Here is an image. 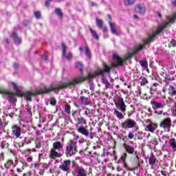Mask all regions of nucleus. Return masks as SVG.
<instances>
[{
  "label": "nucleus",
  "instance_id": "obj_1",
  "mask_svg": "<svg viewBox=\"0 0 176 176\" xmlns=\"http://www.w3.org/2000/svg\"><path fill=\"white\" fill-rule=\"evenodd\" d=\"M93 78V74H89L87 76H78L72 79L70 81L67 82H60L55 85H50L49 87H44L43 89H36L34 92H25L21 93L19 87L14 82H11L14 90L16 92V96L19 97H24L27 101H32V96H38V94H49V93L52 91H54V93H58L59 90H63V89H72V87H76L77 85H80L85 80H87V79H91Z\"/></svg>",
  "mask_w": 176,
  "mask_h": 176
},
{
  "label": "nucleus",
  "instance_id": "obj_2",
  "mask_svg": "<svg viewBox=\"0 0 176 176\" xmlns=\"http://www.w3.org/2000/svg\"><path fill=\"white\" fill-rule=\"evenodd\" d=\"M175 19H176V12L173 14L172 18L168 19V21H169L168 23H165L161 28L157 29V30L155 32H153L152 35H150L148 38L144 40L143 44H139L136 45L135 48L133 50V54H137V53L142 50V49H144V47H145V46H146L148 43H151V42H153L155 39H156V36H157V35L160 34V32H162V31H163L164 28H166V27H168V25H170V23H174V21H175Z\"/></svg>",
  "mask_w": 176,
  "mask_h": 176
},
{
  "label": "nucleus",
  "instance_id": "obj_3",
  "mask_svg": "<svg viewBox=\"0 0 176 176\" xmlns=\"http://www.w3.org/2000/svg\"><path fill=\"white\" fill-rule=\"evenodd\" d=\"M63 144L60 142H54L53 148L51 149L50 153V159L61 157V156H63V153H61V151H63Z\"/></svg>",
  "mask_w": 176,
  "mask_h": 176
},
{
  "label": "nucleus",
  "instance_id": "obj_4",
  "mask_svg": "<svg viewBox=\"0 0 176 176\" xmlns=\"http://www.w3.org/2000/svg\"><path fill=\"white\" fill-rule=\"evenodd\" d=\"M66 151L69 156H74L78 152V144H76V139L75 140H70L68 144Z\"/></svg>",
  "mask_w": 176,
  "mask_h": 176
},
{
  "label": "nucleus",
  "instance_id": "obj_5",
  "mask_svg": "<svg viewBox=\"0 0 176 176\" xmlns=\"http://www.w3.org/2000/svg\"><path fill=\"white\" fill-rule=\"evenodd\" d=\"M171 101H173V99H171V98H169L166 100H163L161 102L151 100V104L153 109H163V108H164V107H166V105H168V104H170V102H171Z\"/></svg>",
  "mask_w": 176,
  "mask_h": 176
},
{
  "label": "nucleus",
  "instance_id": "obj_6",
  "mask_svg": "<svg viewBox=\"0 0 176 176\" xmlns=\"http://www.w3.org/2000/svg\"><path fill=\"white\" fill-rule=\"evenodd\" d=\"M129 58H130V56H127L126 58L122 59L118 54H113V62L111 63V67H113V68H116V67H119V65H123L124 61H126V60H129Z\"/></svg>",
  "mask_w": 176,
  "mask_h": 176
},
{
  "label": "nucleus",
  "instance_id": "obj_7",
  "mask_svg": "<svg viewBox=\"0 0 176 176\" xmlns=\"http://www.w3.org/2000/svg\"><path fill=\"white\" fill-rule=\"evenodd\" d=\"M121 127L122 129H124V130L134 129L137 127V122H135V121L133 119L128 118L121 124Z\"/></svg>",
  "mask_w": 176,
  "mask_h": 176
},
{
  "label": "nucleus",
  "instance_id": "obj_8",
  "mask_svg": "<svg viewBox=\"0 0 176 176\" xmlns=\"http://www.w3.org/2000/svg\"><path fill=\"white\" fill-rule=\"evenodd\" d=\"M160 127L163 129L166 133H170V129H171V118H166L162 120L160 124Z\"/></svg>",
  "mask_w": 176,
  "mask_h": 176
},
{
  "label": "nucleus",
  "instance_id": "obj_9",
  "mask_svg": "<svg viewBox=\"0 0 176 176\" xmlns=\"http://www.w3.org/2000/svg\"><path fill=\"white\" fill-rule=\"evenodd\" d=\"M72 174H76V176H87V171L82 166H76L74 168Z\"/></svg>",
  "mask_w": 176,
  "mask_h": 176
},
{
  "label": "nucleus",
  "instance_id": "obj_10",
  "mask_svg": "<svg viewBox=\"0 0 176 176\" xmlns=\"http://www.w3.org/2000/svg\"><path fill=\"white\" fill-rule=\"evenodd\" d=\"M59 168L65 173H69L71 171V160H64L59 166Z\"/></svg>",
  "mask_w": 176,
  "mask_h": 176
},
{
  "label": "nucleus",
  "instance_id": "obj_11",
  "mask_svg": "<svg viewBox=\"0 0 176 176\" xmlns=\"http://www.w3.org/2000/svg\"><path fill=\"white\" fill-rule=\"evenodd\" d=\"M115 104L117 107H119L120 110L121 111V112H122V113H124V112H126V108L127 106H126L124 100L122 99V98H120L118 99V102H116Z\"/></svg>",
  "mask_w": 176,
  "mask_h": 176
},
{
  "label": "nucleus",
  "instance_id": "obj_12",
  "mask_svg": "<svg viewBox=\"0 0 176 176\" xmlns=\"http://www.w3.org/2000/svg\"><path fill=\"white\" fill-rule=\"evenodd\" d=\"M123 146L125 148L126 152L129 153V155H137V151H135L134 146L126 143H124Z\"/></svg>",
  "mask_w": 176,
  "mask_h": 176
},
{
  "label": "nucleus",
  "instance_id": "obj_13",
  "mask_svg": "<svg viewBox=\"0 0 176 176\" xmlns=\"http://www.w3.org/2000/svg\"><path fill=\"white\" fill-rule=\"evenodd\" d=\"M104 69H99L97 72L98 75H104L105 72L107 74H109L111 72V67H109L105 62L103 63L102 64Z\"/></svg>",
  "mask_w": 176,
  "mask_h": 176
},
{
  "label": "nucleus",
  "instance_id": "obj_14",
  "mask_svg": "<svg viewBox=\"0 0 176 176\" xmlns=\"http://www.w3.org/2000/svg\"><path fill=\"white\" fill-rule=\"evenodd\" d=\"M3 93L6 96H7V97L8 98V100L11 104H14L15 102H17V99H16V98H14V94L13 92L4 91H3Z\"/></svg>",
  "mask_w": 176,
  "mask_h": 176
},
{
  "label": "nucleus",
  "instance_id": "obj_15",
  "mask_svg": "<svg viewBox=\"0 0 176 176\" xmlns=\"http://www.w3.org/2000/svg\"><path fill=\"white\" fill-rule=\"evenodd\" d=\"M135 12H136V13H139V14H145V12H146V7L144 5L137 4L135 6Z\"/></svg>",
  "mask_w": 176,
  "mask_h": 176
},
{
  "label": "nucleus",
  "instance_id": "obj_16",
  "mask_svg": "<svg viewBox=\"0 0 176 176\" xmlns=\"http://www.w3.org/2000/svg\"><path fill=\"white\" fill-rule=\"evenodd\" d=\"M62 49H63V57H66L67 60H71L72 58V53L68 52L67 53V46L65 45V43H62Z\"/></svg>",
  "mask_w": 176,
  "mask_h": 176
},
{
  "label": "nucleus",
  "instance_id": "obj_17",
  "mask_svg": "<svg viewBox=\"0 0 176 176\" xmlns=\"http://www.w3.org/2000/svg\"><path fill=\"white\" fill-rule=\"evenodd\" d=\"M96 25H98L101 30H102L104 34H107V32H108V28H107V26H103L104 22L102 21V20L96 18Z\"/></svg>",
  "mask_w": 176,
  "mask_h": 176
},
{
  "label": "nucleus",
  "instance_id": "obj_18",
  "mask_svg": "<svg viewBox=\"0 0 176 176\" xmlns=\"http://www.w3.org/2000/svg\"><path fill=\"white\" fill-rule=\"evenodd\" d=\"M12 134L15 135L16 138H19L21 135V128L17 126H14L12 128Z\"/></svg>",
  "mask_w": 176,
  "mask_h": 176
},
{
  "label": "nucleus",
  "instance_id": "obj_19",
  "mask_svg": "<svg viewBox=\"0 0 176 176\" xmlns=\"http://www.w3.org/2000/svg\"><path fill=\"white\" fill-rule=\"evenodd\" d=\"M80 101L82 105H91V99L86 96H80Z\"/></svg>",
  "mask_w": 176,
  "mask_h": 176
},
{
  "label": "nucleus",
  "instance_id": "obj_20",
  "mask_svg": "<svg viewBox=\"0 0 176 176\" xmlns=\"http://www.w3.org/2000/svg\"><path fill=\"white\" fill-rule=\"evenodd\" d=\"M78 133L80 134H82V135H85V137H89V131L84 126H80L77 129Z\"/></svg>",
  "mask_w": 176,
  "mask_h": 176
},
{
  "label": "nucleus",
  "instance_id": "obj_21",
  "mask_svg": "<svg viewBox=\"0 0 176 176\" xmlns=\"http://www.w3.org/2000/svg\"><path fill=\"white\" fill-rule=\"evenodd\" d=\"M109 24L112 34H113V35H119V33L116 31V25L111 21L109 22Z\"/></svg>",
  "mask_w": 176,
  "mask_h": 176
},
{
  "label": "nucleus",
  "instance_id": "obj_22",
  "mask_svg": "<svg viewBox=\"0 0 176 176\" xmlns=\"http://www.w3.org/2000/svg\"><path fill=\"white\" fill-rule=\"evenodd\" d=\"M12 38L14 39L16 45H20V43H21V38L17 36L16 32L12 33Z\"/></svg>",
  "mask_w": 176,
  "mask_h": 176
},
{
  "label": "nucleus",
  "instance_id": "obj_23",
  "mask_svg": "<svg viewBox=\"0 0 176 176\" xmlns=\"http://www.w3.org/2000/svg\"><path fill=\"white\" fill-rule=\"evenodd\" d=\"M169 146L172 148L174 152H176V140L175 138H170L169 140Z\"/></svg>",
  "mask_w": 176,
  "mask_h": 176
},
{
  "label": "nucleus",
  "instance_id": "obj_24",
  "mask_svg": "<svg viewBox=\"0 0 176 176\" xmlns=\"http://www.w3.org/2000/svg\"><path fill=\"white\" fill-rule=\"evenodd\" d=\"M156 157L153 155V153H151L148 160V163L150 166H155V164H156Z\"/></svg>",
  "mask_w": 176,
  "mask_h": 176
},
{
  "label": "nucleus",
  "instance_id": "obj_25",
  "mask_svg": "<svg viewBox=\"0 0 176 176\" xmlns=\"http://www.w3.org/2000/svg\"><path fill=\"white\" fill-rule=\"evenodd\" d=\"M113 114L120 120L124 119V116L126 115V113H122L120 111H119L118 109H115Z\"/></svg>",
  "mask_w": 176,
  "mask_h": 176
},
{
  "label": "nucleus",
  "instance_id": "obj_26",
  "mask_svg": "<svg viewBox=\"0 0 176 176\" xmlns=\"http://www.w3.org/2000/svg\"><path fill=\"white\" fill-rule=\"evenodd\" d=\"M157 128V126L155 124L150 123L146 126L147 131H151V133H153L155 130Z\"/></svg>",
  "mask_w": 176,
  "mask_h": 176
},
{
  "label": "nucleus",
  "instance_id": "obj_27",
  "mask_svg": "<svg viewBox=\"0 0 176 176\" xmlns=\"http://www.w3.org/2000/svg\"><path fill=\"white\" fill-rule=\"evenodd\" d=\"M87 122L86 121V119H85L83 117H80L77 118V124H80L81 126H83V124H87Z\"/></svg>",
  "mask_w": 176,
  "mask_h": 176
},
{
  "label": "nucleus",
  "instance_id": "obj_28",
  "mask_svg": "<svg viewBox=\"0 0 176 176\" xmlns=\"http://www.w3.org/2000/svg\"><path fill=\"white\" fill-rule=\"evenodd\" d=\"M168 93L170 96H175L176 94V89L173 86H170L168 89Z\"/></svg>",
  "mask_w": 176,
  "mask_h": 176
},
{
  "label": "nucleus",
  "instance_id": "obj_29",
  "mask_svg": "<svg viewBox=\"0 0 176 176\" xmlns=\"http://www.w3.org/2000/svg\"><path fill=\"white\" fill-rule=\"evenodd\" d=\"M89 31L94 38L96 39V41H98L100 39V37L98 36V34H97V32H96L94 30L91 29V28H89Z\"/></svg>",
  "mask_w": 176,
  "mask_h": 176
},
{
  "label": "nucleus",
  "instance_id": "obj_30",
  "mask_svg": "<svg viewBox=\"0 0 176 176\" xmlns=\"http://www.w3.org/2000/svg\"><path fill=\"white\" fill-rule=\"evenodd\" d=\"M85 54L89 60H91V52H90V49H89L87 45L85 46Z\"/></svg>",
  "mask_w": 176,
  "mask_h": 176
},
{
  "label": "nucleus",
  "instance_id": "obj_31",
  "mask_svg": "<svg viewBox=\"0 0 176 176\" xmlns=\"http://www.w3.org/2000/svg\"><path fill=\"white\" fill-rule=\"evenodd\" d=\"M102 82L103 85H105L106 89H109V87L111 86V83H109V81H108V80H107L105 78L102 77Z\"/></svg>",
  "mask_w": 176,
  "mask_h": 176
},
{
  "label": "nucleus",
  "instance_id": "obj_32",
  "mask_svg": "<svg viewBox=\"0 0 176 176\" xmlns=\"http://www.w3.org/2000/svg\"><path fill=\"white\" fill-rule=\"evenodd\" d=\"M135 3V0H124V5L125 6H130Z\"/></svg>",
  "mask_w": 176,
  "mask_h": 176
},
{
  "label": "nucleus",
  "instance_id": "obj_33",
  "mask_svg": "<svg viewBox=\"0 0 176 176\" xmlns=\"http://www.w3.org/2000/svg\"><path fill=\"white\" fill-rule=\"evenodd\" d=\"M139 64H140L142 68H148V61H146V60H139Z\"/></svg>",
  "mask_w": 176,
  "mask_h": 176
},
{
  "label": "nucleus",
  "instance_id": "obj_34",
  "mask_svg": "<svg viewBox=\"0 0 176 176\" xmlns=\"http://www.w3.org/2000/svg\"><path fill=\"white\" fill-rule=\"evenodd\" d=\"M55 13L56 14H57V16H58V17H60V19H63V11L60 10V8H55Z\"/></svg>",
  "mask_w": 176,
  "mask_h": 176
},
{
  "label": "nucleus",
  "instance_id": "obj_35",
  "mask_svg": "<svg viewBox=\"0 0 176 176\" xmlns=\"http://www.w3.org/2000/svg\"><path fill=\"white\" fill-rule=\"evenodd\" d=\"M140 85L141 86H145V85H147L148 83V79L146 78L141 76L140 77Z\"/></svg>",
  "mask_w": 176,
  "mask_h": 176
},
{
  "label": "nucleus",
  "instance_id": "obj_36",
  "mask_svg": "<svg viewBox=\"0 0 176 176\" xmlns=\"http://www.w3.org/2000/svg\"><path fill=\"white\" fill-rule=\"evenodd\" d=\"M135 136V131H131L129 132L128 138H129V140H133V138H134Z\"/></svg>",
  "mask_w": 176,
  "mask_h": 176
},
{
  "label": "nucleus",
  "instance_id": "obj_37",
  "mask_svg": "<svg viewBox=\"0 0 176 176\" xmlns=\"http://www.w3.org/2000/svg\"><path fill=\"white\" fill-rule=\"evenodd\" d=\"M65 112H66V113H68L69 115V113H71V105H69L68 103L65 104Z\"/></svg>",
  "mask_w": 176,
  "mask_h": 176
},
{
  "label": "nucleus",
  "instance_id": "obj_38",
  "mask_svg": "<svg viewBox=\"0 0 176 176\" xmlns=\"http://www.w3.org/2000/svg\"><path fill=\"white\" fill-rule=\"evenodd\" d=\"M76 67L80 71H83V64H82V63H80V62L76 63Z\"/></svg>",
  "mask_w": 176,
  "mask_h": 176
},
{
  "label": "nucleus",
  "instance_id": "obj_39",
  "mask_svg": "<svg viewBox=\"0 0 176 176\" xmlns=\"http://www.w3.org/2000/svg\"><path fill=\"white\" fill-rule=\"evenodd\" d=\"M135 155L137 159L138 165L134 168V170H138V167H140V157L138 156V155H137V153Z\"/></svg>",
  "mask_w": 176,
  "mask_h": 176
},
{
  "label": "nucleus",
  "instance_id": "obj_40",
  "mask_svg": "<svg viewBox=\"0 0 176 176\" xmlns=\"http://www.w3.org/2000/svg\"><path fill=\"white\" fill-rule=\"evenodd\" d=\"M34 16L36 19H41V11H35Z\"/></svg>",
  "mask_w": 176,
  "mask_h": 176
},
{
  "label": "nucleus",
  "instance_id": "obj_41",
  "mask_svg": "<svg viewBox=\"0 0 176 176\" xmlns=\"http://www.w3.org/2000/svg\"><path fill=\"white\" fill-rule=\"evenodd\" d=\"M50 103L51 105H56V104H57V101L56 100V98H51L50 100Z\"/></svg>",
  "mask_w": 176,
  "mask_h": 176
},
{
  "label": "nucleus",
  "instance_id": "obj_42",
  "mask_svg": "<svg viewBox=\"0 0 176 176\" xmlns=\"http://www.w3.org/2000/svg\"><path fill=\"white\" fill-rule=\"evenodd\" d=\"M26 111H27L28 113H29V115L32 116V111H31V107H30V105L26 106Z\"/></svg>",
  "mask_w": 176,
  "mask_h": 176
},
{
  "label": "nucleus",
  "instance_id": "obj_43",
  "mask_svg": "<svg viewBox=\"0 0 176 176\" xmlns=\"http://www.w3.org/2000/svg\"><path fill=\"white\" fill-rule=\"evenodd\" d=\"M36 144V148H41V146H42V142H41V141L36 140L35 142Z\"/></svg>",
  "mask_w": 176,
  "mask_h": 176
},
{
  "label": "nucleus",
  "instance_id": "obj_44",
  "mask_svg": "<svg viewBox=\"0 0 176 176\" xmlns=\"http://www.w3.org/2000/svg\"><path fill=\"white\" fill-rule=\"evenodd\" d=\"M85 109L84 115H90V109L89 108H83Z\"/></svg>",
  "mask_w": 176,
  "mask_h": 176
},
{
  "label": "nucleus",
  "instance_id": "obj_45",
  "mask_svg": "<svg viewBox=\"0 0 176 176\" xmlns=\"http://www.w3.org/2000/svg\"><path fill=\"white\" fill-rule=\"evenodd\" d=\"M52 2V0H46L45 1V6L47 7V8H49L50 6V3Z\"/></svg>",
  "mask_w": 176,
  "mask_h": 176
},
{
  "label": "nucleus",
  "instance_id": "obj_46",
  "mask_svg": "<svg viewBox=\"0 0 176 176\" xmlns=\"http://www.w3.org/2000/svg\"><path fill=\"white\" fill-rule=\"evenodd\" d=\"M170 45H172V47H175V46H176V41L175 40H172L171 41H170Z\"/></svg>",
  "mask_w": 176,
  "mask_h": 176
},
{
  "label": "nucleus",
  "instance_id": "obj_47",
  "mask_svg": "<svg viewBox=\"0 0 176 176\" xmlns=\"http://www.w3.org/2000/svg\"><path fill=\"white\" fill-rule=\"evenodd\" d=\"M5 126H6V125H4L3 122H2V120L0 119V130H2V129H3V127H5Z\"/></svg>",
  "mask_w": 176,
  "mask_h": 176
},
{
  "label": "nucleus",
  "instance_id": "obj_48",
  "mask_svg": "<svg viewBox=\"0 0 176 176\" xmlns=\"http://www.w3.org/2000/svg\"><path fill=\"white\" fill-rule=\"evenodd\" d=\"M11 176H19V175L16 174V173H14V170H11L10 173Z\"/></svg>",
  "mask_w": 176,
  "mask_h": 176
},
{
  "label": "nucleus",
  "instance_id": "obj_49",
  "mask_svg": "<svg viewBox=\"0 0 176 176\" xmlns=\"http://www.w3.org/2000/svg\"><path fill=\"white\" fill-rule=\"evenodd\" d=\"M42 60H44V61H47V60H49V58H47V56L46 55H43L41 56Z\"/></svg>",
  "mask_w": 176,
  "mask_h": 176
},
{
  "label": "nucleus",
  "instance_id": "obj_50",
  "mask_svg": "<svg viewBox=\"0 0 176 176\" xmlns=\"http://www.w3.org/2000/svg\"><path fill=\"white\" fill-rule=\"evenodd\" d=\"M23 170H24V165L22 166V168H17L16 171L17 173H23Z\"/></svg>",
  "mask_w": 176,
  "mask_h": 176
},
{
  "label": "nucleus",
  "instance_id": "obj_51",
  "mask_svg": "<svg viewBox=\"0 0 176 176\" xmlns=\"http://www.w3.org/2000/svg\"><path fill=\"white\" fill-rule=\"evenodd\" d=\"M133 113H134V111H128V113H127L128 118L131 117V116L133 115Z\"/></svg>",
  "mask_w": 176,
  "mask_h": 176
},
{
  "label": "nucleus",
  "instance_id": "obj_52",
  "mask_svg": "<svg viewBox=\"0 0 176 176\" xmlns=\"http://www.w3.org/2000/svg\"><path fill=\"white\" fill-rule=\"evenodd\" d=\"M47 118H48L49 122H52V120H53V116L48 115Z\"/></svg>",
  "mask_w": 176,
  "mask_h": 176
},
{
  "label": "nucleus",
  "instance_id": "obj_53",
  "mask_svg": "<svg viewBox=\"0 0 176 176\" xmlns=\"http://www.w3.org/2000/svg\"><path fill=\"white\" fill-rule=\"evenodd\" d=\"M123 167L124 168H126V170H130V168H129V167L127 166V164L124 162V164H123Z\"/></svg>",
  "mask_w": 176,
  "mask_h": 176
},
{
  "label": "nucleus",
  "instance_id": "obj_54",
  "mask_svg": "<svg viewBox=\"0 0 176 176\" xmlns=\"http://www.w3.org/2000/svg\"><path fill=\"white\" fill-rule=\"evenodd\" d=\"M127 140H129V138H127V136H124V138H122V141L124 142H127Z\"/></svg>",
  "mask_w": 176,
  "mask_h": 176
},
{
  "label": "nucleus",
  "instance_id": "obj_55",
  "mask_svg": "<svg viewBox=\"0 0 176 176\" xmlns=\"http://www.w3.org/2000/svg\"><path fill=\"white\" fill-rule=\"evenodd\" d=\"M89 89H90V90H93L94 89V84L91 83L89 85Z\"/></svg>",
  "mask_w": 176,
  "mask_h": 176
},
{
  "label": "nucleus",
  "instance_id": "obj_56",
  "mask_svg": "<svg viewBox=\"0 0 176 176\" xmlns=\"http://www.w3.org/2000/svg\"><path fill=\"white\" fill-rule=\"evenodd\" d=\"M91 6H97V3L91 1L90 2Z\"/></svg>",
  "mask_w": 176,
  "mask_h": 176
},
{
  "label": "nucleus",
  "instance_id": "obj_57",
  "mask_svg": "<svg viewBox=\"0 0 176 176\" xmlns=\"http://www.w3.org/2000/svg\"><path fill=\"white\" fill-rule=\"evenodd\" d=\"M126 157H127V153H125L124 154V156L121 157V159L124 161V159H126Z\"/></svg>",
  "mask_w": 176,
  "mask_h": 176
},
{
  "label": "nucleus",
  "instance_id": "obj_58",
  "mask_svg": "<svg viewBox=\"0 0 176 176\" xmlns=\"http://www.w3.org/2000/svg\"><path fill=\"white\" fill-rule=\"evenodd\" d=\"M90 140H93V138H94V137L93 136V133H90V134H89V136Z\"/></svg>",
  "mask_w": 176,
  "mask_h": 176
},
{
  "label": "nucleus",
  "instance_id": "obj_59",
  "mask_svg": "<svg viewBox=\"0 0 176 176\" xmlns=\"http://www.w3.org/2000/svg\"><path fill=\"white\" fill-rule=\"evenodd\" d=\"M27 162H28L29 163H31V162H32V157H28Z\"/></svg>",
  "mask_w": 176,
  "mask_h": 176
},
{
  "label": "nucleus",
  "instance_id": "obj_60",
  "mask_svg": "<svg viewBox=\"0 0 176 176\" xmlns=\"http://www.w3.org/2000/svg\"><path fill=\"white\" fill-rule=\"evenodd\" d=\"M14 68L15 69H17V68H19V63H15V64L14 65Z\"/></svg>",
  "mask_w": 176,
  "mask_h": 176
},
{
  "label": "nucleus",
  "instance_id": "obj_61",
  "mask_svg": "<svg viewBox=\"0 0 176 176\" xmlns=\"http://www.w3.org/2000/svg\"><path fill=\"white\" fill-rule=\"evenodd\" d=\"M3 160V153L0 154V162Z\"/></svg>",
  "mask_w": 176,
  "mask_h": 176
},
{
  "label": "nucleus",
  "instance_id": "obj_62",
  "mask_svg": "<svg viewBox=\"0 0 176 176\" xmlns=\"http://www.w3.org/2000/svg\"><path fill=\"white\" fill-rule=\"evenodd\" d=\"M155 113H158V115H162L163 113V111H155Z\"/></svg>",
  "mask_w": 176,
  "mask_h": 176
},
{
  "label": "nucleus",
  "instance_id": "obj_63",
  "mask_svg": "<svg viewBox=\"0 0 176 176\" xmlns=\"http://www.w3.org/2000/svg\"><path fill=\"white\" fill-rule=\"evenodd\" d=\"M8 164H10V165L13 164V161H12V160H8Z\"/></svg>",
  "mask_w": 176,
  "mask_h": 176
},
{
  "label": "nucleus",
  "instance_id": "obj_64",
  "mask_svg": "<svg viewBox=\"0 0 176 176\" xmlns=\"http://www.w3.org/2000/svg\"><path fill=\"white\" fill-rule=\"evenodd\" d=\"M36 135H41V132L39 131H36Z\"/></svg>",
  "mask_w": 176,
  "mask_h": 176
}]
</instances>
